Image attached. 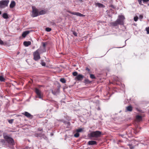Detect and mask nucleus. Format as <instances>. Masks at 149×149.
Returning a JSON list of instances; mask_svg holds the SVG:
<instances>
[{
    "label": "nucleus",
    "mask_w": 149,
    "mask_h": 149,
    "mask_svg": "<svg viewBox=\"0 0 149 149\" xmlns=\"http://www.w3.org/2000/svg\"><path fill=\"white\" fill-rule=\"evenodd\" d=\"M138 19V17L137 16L135 17H134V21L136 22L137 21Z\"/></svg>",
    "instance_id": "nucleus-32"
},
{
    "label": "nucleus",
    "mask_w": 149,
    "mask_h": 149,
    "mask_svg": "<svg viewBox=\"0 0 149 149\" xmlns=\"http://www.w3.org/2000/svg\"><path fill=\"white\" fill-rule=\"evenodd\" d=\"M8 122L9 123H11L13 122V120H10L8 121Z\"/></svg>",
    "instance_id": "nucleus-41"
},
{
    "label": "nucleus",
    "mask_w": 149,
    "mask_h": 149,
    "mask_svg": "<svg viewBox=\"0 0 149 149\" xmlns=\"http://www.w3.org/2000/svg\"><path fill=\"white\" fill-rule=\"evenodd\" d=\"M9 1L8 0H2L0 1V8H3L8 6Z\"/></svg>",
    "instance_id": "nucleus-4"
},
{
    "label": "nucleus",
    "mask_w": 149,
    "mask_h": 149,
    "mask_svg": "<svg viewBox=\"0 0 149 149\" xmlns=\"http://www.w3.org/2000/svg\"><path fill=\"white\" fill-rule=\"evenodd\" d=\"M101 134V132L97 131L91 132L89 134V135L90 137L98 138L100 137Z\"/></svg>",
    "instance_id": "nucleus-2"
},
{
    "label": "nucleus",
    "mask_w": 149,
    "mask_h": 149,
    "mask_svg": "<svg viewBox=\"0 0 149 149\" xmlns=\"http://www.w3.org/2000/svg\"><path fill=\"white\" fill-rule=\"evenodd\" d=\"M32 16L33 17H36L39 15V12L37 9L33 6L32 7Z\"/></svg>",
    "instance_id": "nucleus-5"
},
{
    "label": "nucleus",
    "mask_w": 149,
    "mask_h": 149,
    "mask_svg": "<svg viewBox=\"0 0 149 149\" xmlns=\"http://www.w3.org/2000/svg\"><path fill=\"white\" fill-rule=\"evenodd\" d=\"M45 13H46V12L45 11L43 10H42L40 11L39 13V15L44 14H45Z\"/></svg>",
    "instance_id": "nucleus-21"
},
{
    "label": "nucleus",
    "mask_w": 149,
    "mask_h": 149,
    "mask_svg": "<svg viewBox=\"0 0 149 149\" xmlns=\"http://www.w3.org/2000/svg\"><path fill=\"white\" fill-rule=\"evenodd\" d=\"M45 30L47 32H49L51 30V29L49 27H47L46 28Z\"/></svg>",
    "instance_id": "nucleus-30"
},
{
    "label": "nucleus",
    "mask_w": 149,
    "mask_h": 149,
    "mask_svg": "<svg viewBox=\"0 0 149 149\" xmlns=\"http://www.w3.org/2000/svg\"><path fill=\"white\" fill-rule=\"evenodd\" d=\"M60 81L63 83H65L66 82V80L64 78H61L60 79Z\"/></svg>",
    "instance_id": "nucleus-23"
},
{
    "label": "nucleus",
    "mask_w": 149,
    "mask_h": 149,
    "mask_svg": "<svg viewBox=\"0 0 149 149\" xmlns=\"http://www.w3.org/2000/svg\"><path fill=\"white\" fill-rule=\"evenodd\" d=\"M95 4L96 6H98L99 7L102 8L104 6L102 4L99 3H95Z\"/></svg>",
    "instance_id": "nucleus-17"
},
{
    "label": "nucleus",
    "mask_w": 149,
    "mask_h": 149,
    "mask_svg": "<svg viewBox=\"0 0 149 149\" xmlns=\"http://www.w3.org/2000/svg\"><path fill=\"white\" fill-rule=\"evenodd\" d=\"M83 129H82V128H80V129H77L76 130V131L77 132H81L82 131H83Z\"/></svg>",
    "instance_id": "nucleus-31"
},
{
    "label": "nucleus",
    "mask_w": 149,
    "mask_h": 149,
    "mask_svg": "<svg viewBox=\"0 0 149 149\" xmlns=\"http://www.w3.org/2000/svg\"><path fill=\"white\" fill-rule=\"evenodd\" d=\"M79 1H80V2H82V0H79Z\"/></svg>",
    "instance_id": "nucleus-44"
},
{
    "label": "nucleus",
    "mask_w": 149,
    "mask_h": 149,
    "mask_svg": "<svg viewBox=\"0 0 149 149\" xmlns=\"http://www.w3.org/2000/svg\"><path fill=\"white\" fill-rule=\"evenodd\" d=\"M118 18L116 21L119 24L123 25L124 24L123 20L125 19V17L123 15L119 16Z\"/></svg>",
    "instance_id": "nucleus-6"
},
{
    "label": "nucleus",
    "mask_w": 149,
    "mask_h": 149,
    "mask_svg": "<svg viewBox=\"0 0 149 149\" xmlns=\"http://www.w3.org/2000/svg\"><path fill=\"white\" fill-rule=\"evenodd\" d=\"M84 78V76L81 74L78 75L75 77V79L78 81H81Z\"/></svg>",
    "instance_id": "nucleus-9"
},
{
    "label": "nucleus",
    "mask_w": 149,
    "mask_h": 149,
    "mask_svg": "<svg viewBox=\"0 0 149 149\" xmlns=\"http://www.w3.org/2000/svg\"><path fill=\"white\" fill-rule=\"evenodd\" d=\"M31 43L30 41H25L24 42V46L26 47H27L29 46V45H31Z\"/></svg>",
    "instance_id": "nucleus-15"
},
{
    "label": "nucleus",
    "mask_w": 149,
    "mask_h": 149,
    "mask_svg": "<svg viewBox=\"0 0 149 149\" xmlns=\"http://www.w3.org/2000/svg\"><path fill=\"white\" fill-rule=\"evenodd\" d=\"M15 4H16L15 1H12L10 5V8H14L15 6Z\"/></svg>",
    "instance_id": "nucleus-13"
},
{
    "label": "nucleus",
    "mask_w": 149,
    "mask_h": 149,
    "mask_svg": "<svg viewBox=\"0 0 149 149\" xmlns=\"http://www.w3.org/2000/svg\"><path fill=\"white\" fill-rule=\"evenodd\" d=\"M88 144L89 145H94L97 144V142L94 141H90L88 142Z\"/></svg>",
    "instance_id": "nucleus-12"
},
{
    "label": "nucleus",
    "mask_w": 149,
    "mask_h": 149,
    "mask_svg": "<svg viewBox=\"0 0 149 149\" xmlns=\"http://www.w3.org/2000/svg\"><path fill=\"white\" fill-rule=\"evenodd\" d=\"M1 11H0V15H1Z\"/></svg>",
    "instance_id": "nucleus-45"
},
{
    "label": "nucleus",
    "mask_w": 149,
    "mask_h": 149,
    "mask_svg": "<svg viewBox=\"0 0 149 149\" xmlns=\"http://www.w3.org/2000/svg\"><path fill=\"white\" fill-rule=\"evenodd\" d=\"M111 24L114 26H117L118 24H119L117 22V21L116 20L115 22H112L111 23Z\"/></svg>",
    "instance_id": "nucleus-19"
},
{
    "label": "nucleus",
    "mask_w": 149,
    "mask_h": 149,
    "mask_svg": "<svg viewBox=\"0 0 149 149\" xmlns=\"http://www.w3.org/2000/svg\"><path fill=\"white\" fill-rule=\"evenodd\" d=\"M3 136L4 139L8 143L12 145L13 144V139L12 138L8 136L6 133L3 134Z\"/></svg>",
    "instance_id": "nucleus-3"
},
{
    "label": "nucleus",
    "mask_w": 149,
    "mask_h": 149,
    "mask_svg": "<svg viewBox=\"0 0 149 149\" xmlns=\"http://www.w3.org/2000/svg\"><path fill=\"white\" fill-rule=\"evenodd\" d=\"M143 1L144 3H145L148 2L149 0H143Z\"/></svg>",
    "instance_id": "nucleus-35"
},
{
    "label": "nucleus",
    "mask_w": 149,
    "mask_h": 149,
    "mask_svg": "<svg viewBox=\"0 0 149 149\" xmlns=\"http://www.w3.org/2000/svg\"><path fill=\"white\" fill-rule=\"evenodd\" d=\"M136 119L138 121H140L142 120V117L141 116L137 115L136 116Z\"/></svg>",
    "instance_id": "nucleus-16"
},
{
    "label": "nucleus",
    "mask_w": 149,
    "mask_h": 149,
    "mask_svg": "<svg viewBox=\"0 0 149 149\" xmlns=\"http://www.w3.org/2000/svg\"><path fill=\"white\" fill-rule=\"evenodd\" d=\"M143 18V16L142 15H140L139 16V18L140 19H141Z\"/></svg>",
    "instance_id": "nucleus-38"
},
{
    "label": "nucleus",
    "mask_w": 149,
    "mask_h": 149,
    "mask_svg": "<svg viewBox=\"0 0 149 149\" xmlns=\"http://www.w3.org/2000/svg\"><path fill=\"white\" fill-rule=\"evenodd\" d=\"M90 77L92 79H94L95 78V76L93 74H90Z\"/></svg>",
    "instance_id": "nucleus-28"
},
{
    "label": "nucleus",
    "mask_w": 149,
    "mask_h": 149,
    "mask_svg": "<svg viewBox=\"0 0 149 149\" xmlns=\"http://www.w3.org/2000/svg\"><path fill=\"white\" fill-rule=\"evenodd\" d=\"M29 32L30 31H26L23 33L22 36L24 38L29 33Z\"/></svg>",
    "instance_id": "nucleus-14"
},
{
    "label": "nucleus",
    "mask_w": 149,
    "mask_h": 149,
    "mask_svg": "<svg viewBox=\"0 0 149 149\" xmlns=\"http://www.w3.org/2000/svg\"><path fill=\"white\" fill-rule=\"evenodd\" d=\"M41 65L43 66H45L46 65L45 63L44 62H42Z\"/></svg>",
    "instance_id": "nucleus-36"
},
{
    "label": "nucleus",
    "mask_w": 149,
    "mask_h": 149,
    "mask_svg": "<svg viewBox=\"0 0 149 149\" xmlns=\"http://www.w3.org/2000/svg\"><path fill=\"white\" fill-rule=\"evenodd\" d=\"M74 136L76 137H78L79 136V134L78 132L76 133L74 135Z\"/></svg>",
    "instance_id": "nucleus-26"
},
{
    "label": "nucleus",
    "mask_w": 149,
    "mask_h": 149,
    "mask_svg": "<svg viewBox=\"0 0 149 149\" xmlns=\"http://www.w3.org/2000/svg\"><path fill=\"white\" fill-rule=\"evenodd\" d=\"M35 91L38 97L40 98H42V95L41 91L37 88H36L35 89Z\"/></svg>",
    "instance_id": "nucleus-7"
},
{
    "label": "nucleus",
    "mask_w": 149,
    "mask_h": 149,
    "mask_svg": "<svg viewBox=\"0 0 149 149\" xmlns=\"http://www.w3.org/2000/svg\"><path fill=\"white\" fill-rule=\"evenodd\" d=\"M84 81L85 83L86 84H90L91 82L90 81L87 79H85Z\"/></svg>",
    "instance_id": "nucleus-25"
},
{
    "label": "nucleus",
    "mask_w": 149,
    "mask_h": 149,
    "mask_svg": "<svg viewBox=\"0 0 149 149\" xmlns=\"http://www.w3.org/2000/svg\"><path fill=\"white\" fill-rule=\"evenodd\" d=\"M44 52L45 50L42 51L41 48H39L33 53L34 59L36 61L40 59V53H41Z\"/></svg>",
    "instance_id": "nucleus-1"
},
{
    "label": "nucleus",
    "mask_w": 149,
    "mask_h": 149,
    "mask_svg": "<svg viewBox=\"0 0 149 149\" xmlns=\"http://www.w3.org/2000/svg\"><path fill=\"white\" fill-rule=\"evenodd\" d=\"M142 0H138V1L139 2V3L141 5H142Z\"/></svg>",
    "instance_id": "nucleus-34"
},
{
    "label": "nucleus",
    "mask_w": 149,
    "mask_h": 149,
    "mask_svg": "<svg viewBox=\"0 0 149 149\" xmlns=\"http://www.w3.org/2000/svg\"><path fill=\"white\" fill-rule=\"evenodd\" d=\"M39 130V131H41V130H42V129H41V130Z\"/></svg>",
    "instance_id": "nucleus-46"
},
{
    "label": "nucleus",
    "mask_w": 149,
    "mask_h": 149,
    "mask_svg": "<svg viewBox=\"0 0 149 149\" xmlns=\"http://www.w3.org/2000/svg\"><path fill=\"white\" fill-rule=\"evenodd\" d=\"M146 30L147 32V33L149 34V27L146 28Z\"/></svg>",
    "instance_id": "nucleus-33"
},
{
    "label": "nucleus",
    "mask_w": 149,
    "mask_h": 149,
    "mask_svg": "<svg viewBox=\"0 0 149 149\" xmlns=\"http://www.w3.org/2000/svg\"><path fill=\"white\" fill-rule=\"evenodd\" d=\"M51 23L52 24V25H56V23L54 22H51Z\"/></svg>",
    "instance_id": "nucleus-42"
},
{
    "label": "nucleus",
    "mask_w": 149,
    "mask_h": 149,
    "mask_svg": "<svg viewBox=\"0 0 149 149\" xmlns=\"http://www.w3.org/2000/svg\"><path fill=\"white\" fill-rule=\"evenodd\" d=\"M35 136L36 137H40L44 138V137L45 136L43 134H42L41 133H36L35 134Z\"/></svg>",
    "instance_id": "nucleus-11"
},
{
    "label": "nucleus",
    "mask_w": 149,
    "mask_h": 149,
    "mask_svg": "<svg viewBox=\"0 0 149 149\" xmlns=\"http://www.w3.org/2000/svg\"><path fill=\"white\" fill-rule=\"evenodd\" d=\"M86 70H87L88 72H89L90 71V69H89L88 68H86Z\"/></svg>",
    "instance_id": "nucleus-43"
},
{
    "label": "nucleus",
    "mask_w": 149,
    "mask_h": 149,
    "mask_svg": "<svg viewBox=\"0 0 149 149\" xmlns=\"http://www.w3.org/2000/svg\"><path fill=\"white\" fill-rule=\"evenodd\" d=\"M73 34H74L75 36H77V33L73 31Z\"/></svg>",
    "instance_id": "nucleus-37"
},
{
    "label": "nucleus",
    "mask_w": 149,
    "mask_h": 149,
    "mask_svg": "<svg viewBox=\"0 0 149 149\" xmlns=\"http://www.w3.org/2000/svg\"><path fill=\"white\" fill-rule=\"evenodd\" d=\"M78 73L77 72H74L72 73V74L74 76H77V75Z\"/></svg>",
    "instance_id": "nucleus-29"
},
{
    "label": "nucleus",
    "mask_w": 149,
    "mask_h": 149,
    "mask_svg": "<svg viewBox=\"0 0 149 149\" xmlns=\"http://www.w3.org/2000/svg\"><path fill=\"white\" fill-rule=\"evenodd\" d=\"M126 109L128 111H131L132 110V108L131 106H129L126 107Z\"/></svg>",
    "instance_id": "nucleus-18"
},
{
    "label": "nucleus",
    "mask_w": 149,
    "mask_h": 149,
    "mask_svg": "<svg viewBox=\"0 0 149 149\" xmlns=\"http://www.w3.org/2000/svg\"><path fill=\"white\" fill-rule=\"evenodd\" d=\"M22 114L28 118L32 117V116L30 113L27 112H25L22 113Z\"/></svg>",
    "instance_id": "nucleus-10"
},
{
    "label": "nucleus",
    "mask_w": 149,
    "mask_h": 149,
    "mask_svg": "<svg viewBox=\"0 0 149 149\" xmlns=\"http://www.w3.org/2000/svg\"><path fill=\"white\" fill-rule=\"evenodd\" d=\"M46 44L45 43H43V48H44L43 49V50H42V47H40V48H41V49L42 51H44L45 50V47L46 46Z\"/></svg>",
    "instance_id": "nucleus-24"
},
{
    "label": "nucleus",
    "mask_w": 149,
    "mask_h": 149,
    "mask_svg": "<svg viewBox=\"0 0 149 149\" xmlns=\"http://www.w3.org/2000/svg\"><path fill=\"white\" fill-rule=\"evenodd\" d=\"M6 43L4 42L3 41L0 39V44L1 45H4L6 44Z\"/></svg>",
    "instance_id": "nucleus-27"
},
{
    "label": "nucleus",
    "mask_w": 149,
    "mask_h": 149,
    "mask_svg": "<svg viewBox=\"0 0 149 149\" xmlns=\"http://www.w3.org/2000/svg\"><path fill=\"white\" fill-rule=\"evenodd\" d=\"M68 12L71 14L76 15L77 16H79L80 17H83L84 16V15L78 12H71L70 11H68Z\"/></svg>",
    "instance_id": "nucleus-8"
},
{
    "label": "nucleus",
    "mask_w": 149,
    "mask_h": 149,
    "mask_svg": "<svg viewBox=\"0 0 149 149\" xmlns=\"http://www.w3.org/2000/svg\"><path fill=\"white\" fill-rule=\"evenodd\" d=\"M128 145L130 146V149H132L133 148V147H132V146L131 144H129Z\"/></svg>",
    "instance_id": "nucleus-40"
},
{
    "label": "nucleus",
    "mask_w": 149,
    "mask_h": 149,
    "mask_svg": "<svg viewBox=\"0 0 149 149\" xmlns=\"http://www.w3.org/2000/svg\"><path fill=\"white\" fill-rule=\"evenodd\" d=\"M52 93L54 95H56V92L54 91H52Z\"/></svg>",
    "instance_id": "nucleus-39"
},
{
    "label": "nucleus",
    "mask_w": 149,
    "mask_h": 149,
    "mask_svg": "<svg viewBox=\"0 0 149 149\" xmlns=\"http://www.w3.org/2000/svg\"><path fill=\"white\" fill-rule=\"evenodd\" d=\"M3 17L4 19H7L8 18V16L7 14L6 13H4L3 15Z\"/></svg>",
    "instance_id": "nucleus-20"
},
{
    "label": "nucleus",
    "mask_w": 149,
    "mask_h": 149,
    "mask_svg": "<svg viewBox=\"0 0 149 149\" xmlns=\"http://www.w3.org/2000/svg\"><path fill=\"white\" fill-rule=\"evenodd\" d=\"M5 80V79L3 77V76H0V81H4Z\"/></svg>",
    "instance_id": "nucleus-22"
},
{
    "label": "nucleus",
    "mask_w": 149,
    "mask_h": 149,
    "mask_svg": "<svg viewBox=\"0 0 149 149\" xmlns=\"http://www.w3.org/2000/svg\"><path fill=\"white\" fill-rule=\"evenodd\" d=\"M148 5L149 6V3L148 4Z\"/></svg>",
    "instance_id": "nucleus-47"
}]
</instances>
